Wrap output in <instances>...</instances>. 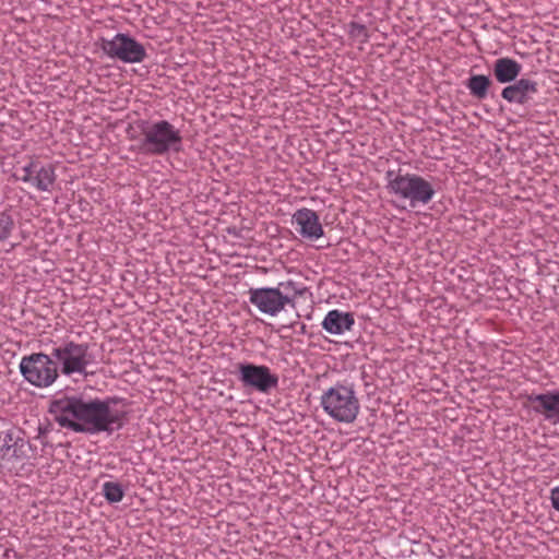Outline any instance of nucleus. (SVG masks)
<instances>
[{"instance_id": "5", "label": "nucleus", "mask_w": 559, "mask_h": 559, "mask_svg": "<svg viewBox=\"0 0 559 559\" xmlns=\"http://www.w3.org/2000/svg\"><path fill=\"white\" fill-rule=\"evenodd\" d=\"M88 343H75L74 341H64L59 346L51 348L57 368L64 376L94 374L86 369L90 365L95 364V356L91 353Z\"/></svg>"}, {"instance_id": "19", "label": "nucleus", "mask_w": 559, "mask_h": 559, "mask_svg": "<svg viewBox=\"0 0 559 559\" xmlns=\"http://www.w3.org/2000/svg\"><path fill=\"white\" fill-rule=\"evenodd\" d=\"M102 495L109 504L122 501L126 490L119 481H106L102 486Z\"/></svg>"}, {"instance_id": "9", "label": "nucleus", "mask_w": 559, "mask_h": 559, "mask_svg": "<svg viewBox=\"0 0 559 559\" xmlns=\"http://www.w3.org/2000/svg\"><path fill=\"white\" fill-rule=\"evenodd\" d=\"M248 294L249 301L263 314L275 317L289 306L287 296L275 287L250 288Z\"/></svg>"}, {"instance_id": "1", "label": "nucleus", "mask_w": 559, "mask_h": 559, "mask_svg": "<svg viewBox=\"0 0 559 559\" xmlns=\"http://www.w3.org/2000/svg\"><path fill=\"white\" fill-rule=\"evenodd\" d=\"M119 402H122V397L100 400L85 399L83 394H63L50 401L49 414L61 428L78 433L106 432L110 436L121 429L127 420V412L111 408Z\"/></svg>"}, {"instance_id": "4", "label": "nucleus", "mask_w": 559, "mask_h": 559, "mask_svg": "<svg viewBox=\"0 0 559 559\" xmlns=\"http://www.w3.org/2000/svg\"><path fill=\"white\" fill-rule=\"evenodd\" d=\"M321 406L333 419L346 424L353 423L360 409L354 386L342 383H336L322 394Z\"/></svg>"}, {"instance_id": "23", "label": "nucleus", "mask_w": 559, "mask_h": 559, "mask_svg": "<svg viewBox=\"0 0 559 559\" xmlns=\"http://www.w3.org/2000/svg\"><path fill=\"white\" fill-rule=\"evenodd\" d=\"M550 500L552 508L559 512V486L551 489Z\"/></svg>"}, {"instance_id": "14", "label": "nucleus", "mask_w": 559, "mask_h": 559, "mask_svg": "<svg viewBox=\"0 0 559 559\" xmlns=\"http://www.w3.org/2000/svg\"><path fill=\"white\" fill-rule=\"evenodd\" d=\"M322 329L332 335H340L352 331L355 325L354 313L343 312L337 309L330 310L322 320Z\"/></svg>"}, {"instance_id": "7", "label": "nucleus", "mask_w": 559, "mask_h": 559, "mask_svg": "<svg viewBox=\"0 0 559 559\" xmlns=\"http://www.w3.org/2000/svg\"><path fill=\"white\" fill-rule=\"evenodd\" d=\"M235 368L234 374L247 392L270 394L278 386V376L265 365L242 361Z\"/></svg>"}, {"instance_id": "25", "label": "nucleus", "mask_w": 559, "mask_h": 559, "mask_svg": "<svg viewBox=\"0 0 559 559\" xmlns=\"http://www.w3.org/2000/svg\"><path fill=\"white\" fill-rule=\"evenodd\" d=\"M47 432V427L43 428L41 426L38 427V438L45 436Z\"/></svg>"}, {"instance_id": "2", "label": "nucleus", "mask_w": 559, "mask_h": 559, "mask_svg": "<svg viewBox=\"0 0 559 559\" xmlns=\"http://www.w3.org/2000/svg\"><path fill=\"white\" fill-rule=\"evenodd\" d=\"M385 179L388 192L408 200L412 207L428 204L437 191L432 181L417 174L402 173L401 169L388 170Z\"/></svg>"}, {"instance_id": "12", "label": "nucleus", "mask_w": 559, "mask_h": 559, "mask_svg": "<svg viewBox=\"0 0 559 559\" xmlns=\"http://www.w3.org/2000/svg\"><path fill=\"white\" fill-rule=\"evenodd\" d=\"M538 93V83L532 79L522 78L509 83L501 92V97L509 103L525 105Z\"/></svg>"}, {"instance_id": "27", "label": "nucleus", "mask_w": 559, "mask_h": 559, "mask_svg": "<svg viewBox=\"0 0 559 559\" xmlns=\"http://www.w3.org/2000/svg\"><path fill=\"white\" fill-rule=\"evenodd\" d=\"M394 45H395V44L392 41L391 44H388V47H390V48H391V47H394Z\"/></svg>"}, {"instance_id": "21", "label": "nucleus", "mask_w": 559, "mask_h": 559, "mask_svg": "<svg viewBox=\"0 0 559 559\" xmlns=\"http://www.w3.org/2000/svg\"><path fill=\"white\" fill-rule=\"evenodd\" d=\"M39 163L38 162H35V160H32L31 163H28L26 166H24L22 168L23 170V176L20 177V179L24 182H31L33 181L34 179V176L36 174V170L37 168L39 167Z\"/></svg>"}, {"instance_id": "26", "label": "nucleus", "mask_w": 559, "mask_h": 559, "mask_svg": "<svg viewBox=\"0 0 559 559\" xmlns=\"http://www.w3.org/2000/svg\"><path fill=\"white\" fill-rule=\"evenodd\" d=\"M373 45H377V46H386L385 44H382V43H379V41H374Z\"/></svg>"}, {"instance_id": "16", "label": "nucleus", "mask_w": 559, "mask_h": 559, "mask_svg": "<svg viewBox=\"0 0 559 559\" xmlns=\"http://www.w3.org/2000/svg\"><path fill=\"white\" fill-rule=\"evenodd\" d=\"M492 84L489 76L484 74H473L466 81V87L471 95L477 99H485L488 95V90Z\"/></svg>"}, {"instance_id": "22", "label": "nucleus", "mask_w": 559, "mask_h": 559, "mask_svg": "<svg viewBox=\"0 0 559 559\" xmlns=\"http://www.w3.org/2000/svg\"><path fill=\"white\" fill-rule=\"evenodd\" d=\"M282 330H292L293 333L297 334H306L307 333V325L305 323H301L299 321H295L290 323L289 325H283Z\"/></svg>"}, {"instance_id": "8", "label": "nucleus", "mask_w": 559, "mask_h": 559, "mask_svg": "<svg viewBox=\"0 0 559 559\" xmlns=\"http://www.w3.org/2000/svg\"><path fill=\"white\" fill-rule=\"evenodd\" d=\"M96 46L109 59L122 63H141L148 57L144 45L134 37H99Z\"/></svg>"}, {"instance_id": "17", "label": "nucleus", "mask_w": 559, "mask_h": 559, "mask_svg": "<svg viewBox=\"0 0 559 559\" xmlns=\"http://www.w3.org/2000/svg\"><path fill=\"white\" fill-rule=\"evenodd\" d=\"M55 181L56 174L53 165H39L32 185L35 186L39 191H49Z\"/></svg>"}, {"instance_id": "11", "label": "nucleus", "mask_w": 559, "mask_h": 559, "mask_svg": "<svg viewBox=\"0 0 559 559\" xmlns=\"http://www.w3.org/2000/svg\"><path fill=\"white\" fill-rule=\"evenodd\" d=\"M293 224L298 226L299 235L309 240H317L324 235L319 215L307 207L297 210L293 215Z\"/></svg>"}, {"instance_id": "13", "label": "nucleus", "mask_w": 559, "mask_h": 559, "mask_svg": "<svg viewBox=\"0 0 559 559\" xmlns=\"http://www.w3.org/2000/svg\"><path fill=\"white\" fill-rule=\"evenodd\" d=\"M528 401L535 413L543 414L546 419L559 423V390L542 394H532Z\"/></svg>"}, {"instance_id": "6", "label": "nucleus", "mask_w": 559, "mask_h": 559, "mask_svg": "<svg viewBox=\"0 0 559 559\" xmlns=\"http://www.w3.org/2000/svg\"><path fill=\"white\" fill-rule=\"evenodd\" d=\"M25 381L36 388H48L59 377L52 353H33L24 356L19 366Z\"/></svg>"}, {"instance_id": "18", "label": "nucleus", "mask_w": 559, "mask_h": 559, "mask_svg": "<svg viewBox=\"0 0 559 559\" xmlns=\"http://www.w3.org/2000/svg\"><path fill=\"white\" fill-rule=\"evenodd\" d=\"M275 288L280 290L282 295L287 296L288 307L293 309L296 308V299L302 297L308 292L307 287L292 280L278 283Z\"/></svg>"}, {"instance_id": "15", "label": "nucleus", "mask_w": 559, "mask_h": 559, "mask_svg": "<svg viewBox=\"0 0 559 559\" xmlns=\"http://www.w3.org/2000/svg\"><path fill=\"white\" fill-rule=\"evenodd\" d=\"M521 71L522 66L516 60L508 57L497 59L492 66V74L501 84L514 82Z\"/></svg>"}, {"instance_id": "24", "label": "nucleus", "mask_w": 559, "mask_h": 559, "mask_svg": "<svg viewBox=\"0 0 559 559\" xmlns=\"http://www.w3.org/2000/svg\"><path fill=\"white\" fill-rule=\"evenodd\" d=\"M8 433H9V429L8 430H0V447L2 445V443L5 442V438H7Z\"/></svg>"}, {"instance_id": "3", "label": "nucleus", "mask_w": 559, "mask_h": 559, "mask_svg": "<svg viewBox=\"0 0 559 559\" xmlns=\"http://www.w3.org/2000/svg\"><path fill=\"white\" fill-rule=\"evenodd\" d=\"M144 124L141 140L143 152L154 156H164L169 152L179 153L182 150L180 130L169 121L158 120L153 123L144 122Z\"/></svg>"}, {"instance_id": "20", "label": "nucleus", "mask_w": 559, "mask_h": 559, "mask_svg": "<svg viewBox=\"0 0 559 559\" xmlns=\"http://www.w3.org/2000/svg\"><path fill=\"white\" fill-rule=\"evenodd\" d=\"M14 228L12 216L5 212L0 213V241L7 240Z\"/></svg>"}, {"instance_id": "10", "label": "nucleus", "mask_w": 559, "mask_h": 559, "mask_svg": "<svg viewBox=\"0 0 559 559\" xmlns=\"http://www.w3.org/2000/svg\"><path fill=\"white\" fill-rule=\"evenodd\" d=\"M21 433L20 430L9 429L5 442L0 447V467H9L28 457L31 444Z\"/></svg>"}]
</instances>
